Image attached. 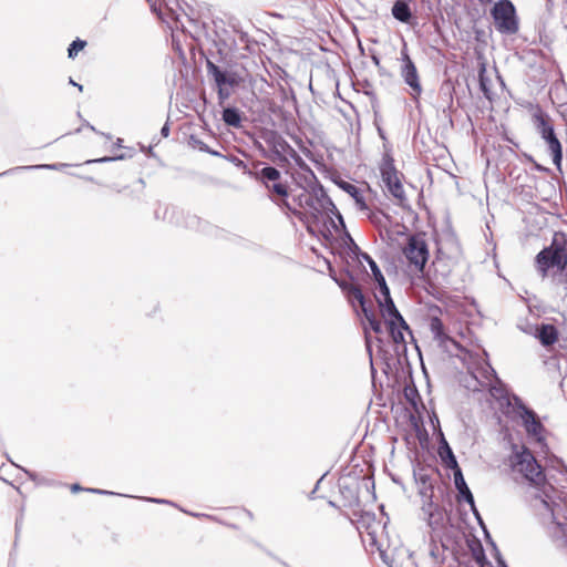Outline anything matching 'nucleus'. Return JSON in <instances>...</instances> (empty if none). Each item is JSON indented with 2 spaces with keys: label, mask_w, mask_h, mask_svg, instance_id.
<instances>
[{
  "label": "nucleus",
  "mask_w": 567,
  "mask_h": 567,
  "mask_svg": "<svg viewBox=\"0 0 567 567\" xmlns=\"http://www.w3.org/2000/svg\"><path fill=\"white\" fill-rule=\"evenodd\" d=\"M255 178L260 181L269 193V198L279 207L287 205L289 198V188L281 182V173L272 166L264 167L255 173Z\"/></svg>",
  "instance_id": "0eeeda50"
},
{
  "label": "nucleus",
  "mask_w": 567,
  "mask_h": 567,
  "mask_svg": "<svg viewBox=\"0 0 567 567\" xmlns=\"http://www.w3.org/2000/svg\"><path fill=\"white\" fill-rule=\"evenodd\" d=\"M344 228L343 218L334 203L320 186V199L318 204V230L324 238H330L333 233L339 234Z\"/></svg>",
  "instance_id": "20e7f679"
},
{
  "label": "nucleus",
  "mask_w": 567,
  "mask_h": 567,
  "mask_svg": "<svg viewBox=\"0 0 567 567\" xmlns=\"http://www.w3.org/2000/svg\"><path fill=\"white\" fill-rule=\"evenodd\" d=\"M486 73V69L485 66H482L481 70H480V73H478V80H480V87L483 92V94L485 95V97L489 101H492V95H493V92H492V89L489 86V79H487V76L485 75Z\"/></svg>",
  "instance_id": "4be33fe9"
},
{
  "label": "nucleus",
  "mask_w": 567,
  "mask_h": 567,
  "mask_svg": "<svg viewBox=\"0 0 567 567\" xmlns=\"http://www.w3.org/2000/svg\"><path fill=\"white\" fill-rule=\"evenodd\" d=\"M532 121L540 135H543L547 130H551L554 127L551 118L539 105L532 107Z\"/></svg>",
  "instance_id": "ddd939ff"
},
{
  "label": "nucleus",
  "mask_w": 567,
  "mask_h": 567,
  "mask_svg": "<svg viewBox=\"0 0 567 567\" xmlns=\"http://www.w3.org/2000/svg\"><path fill=\"white\" fill-rule=\"evenodd\" d=\"M237 165H238L239 167H243V168H246V167H247V165H246L243 161H240V159H237Z\"/></svg>",
  "instance_id": "7c9ffc66"
},
{
  "label": "nucleus",
  "mask_w": 567,
  "mask_h": 567,
  "mask_svg": "<svg viewBox=\"0 0 567 567\" xmlns=\"http://www.w3.org/2000/svg\"><path fill=\"white\" fill-rule=\"evenodd\" d=\"M492 14L498 31L507 33H515L517 31L515 8L512 2L507 0L498 1L494 6Z\"/></svg>",
  "instance_id": "1a4fd4ad"
},
{
  "label": "nucleus",
  "mask_w": 567,
  "mask_h": 567,
  "mask_svg": "<svg viewBox=\"0 0 567 567\" xmlns=\"http://www.w3.org/2000/svg\"><path fill=\"white\" fill-rule=\"evenodd\" d=\"M162 133L166 136L168 134V127L167 126H164L162 128Z\"/></svg>",
  "instance_id": "2f4dec72"
},
{
  "label": "nucleus",
  "mask_w": 567,
  "mask_h": 567,
  "mask_svg": "<svg viewBox=\"0 0 567 567\" xmlns=\"http://www.w3.org/2000/svg\"><path fill=\"white\" fill-rule=\"evenodd\" d=\"M379 285V295L375 296L382 316L384 317L386 329L392 341L396 344H405V334H411L410 328L401 313L398 311L391 296L385 279H375Z\"/></svg>",
  "instance_id": "f03ea898"
},
{
  "label": "nucleus",
  "mask_w": 567,
  "mask_h": 567,
  "mask_svg": "<svg viewBox=\"0 0 567 567\" xmlns=\"http://www.w3.org/2000/svg\"><path fill=\"white\" fill-rule=\"evenodd\" d=\"M369 219L380 230L388 231V227L391 224L390 216L383 213L382 210L371 212L369 214Z\"/></svg>",
  "instance_id": "aec40b11"
},
{
  "label": "nucleus",
  "mask_w": 567,
  "mask_h": 567,
  "mask_svg": "<svg viewBox=\"0 0 567 567\" xmlns=\"http://www.w3.org/2000/svg\"><path fill=\"white\" fill-rule=\"evenodd\" d=\"M363 316L369 324V328L377 334L382 333V322L377 318L373 310L363 309Z\"/></svg>",
  "instance_id": "412c9836"
},
{
  "label": "nucleus",
  "mask_w": 567,
  "mask_h": 567,
  "mask_svg": "<svg viewBox=\"0 0 567 567\" xmlns=\"http://www.w3.org/2000/svg\"><path fill=\"white\" fill-rule=\"evenodd\" d=\"M542 138L546 142L549 154L551 155L553 163L556 168L561 172V163H563V145L558 140L554 127L551 130H547L540 135Z\"/></svg>",
  "instance_id": "f8f14e48"
},
{
  "label": "nucleus",
  "mask_w": 567,
  "mask_h": 567,
  "mask_svg": "<svg viewBox=\"0 0 567 567\" xmlns=\"http://www.w3.org/2000/svg\"><path fill=\"white\" fill-rule=\"evenodd\" d=\"M361 260H364L370 266V270L372 271V275L374 279L381 278L382 279V272L380 268L378 267L377 262L365 252L361 254Z\"/></svg>",
  "instance_id": "a878e982"
},
{
  "label": "nucleus",
  "mask_w": 567,
  "mask_h": 567,
  "mask_svg": "<svg viewBox=\"0 0 567 567\" xmlns=\"http://www.w3.org/2000/svg\"><path fill=\"white\" fill-rule=\"evenodd\" d=\"M401 60L403 62L401 75L404 82L411 87L413 96L417 97L422 93V85L420 83L417 69L409 55L406 43L403 44L401 50Z\"/></svg>",
  "instance_id": "9b49d317"
},
{
  "label": "nucleus",
  "mask_w": 567,
  "mask_h": 567,
  "mask_svg": "<svg viewBox=\"0 0 567 567\" xmlns=\"http://www.w3.org/2000/svg\"><path fill=\"white\" fill-rule=\"evenodd\" d=\"M223 121L226 125L240 128L243 126V116L239 110L235 107H226L221 115Z\"/></svg>",
  "instance_id": "6ab92c4d"
},
{
  "label": "nucleus",
  "mask_w": 567,
  "mask_h": 567,
  "mask_svg": "<svg viewBox=\"0 0 567 567\" xmlns=\"http://www.w3.org/2000/svg\"><path fill=\"white\" fill-rule=\"evenodd\" d=\"M70 489L72 493H78V492H82V491H85V492H91V493H97V494H104L106 493L105 491H102V489H97V488H84L82 487L80 484H72L70 486Z\"/></svg>",
  "instance_id": "bb28decb"
},
{
  "label": "nucleus",
  "mask_w": 567,
  "mask_h": 567,
  "mask_svg": "<svg viewBox=\"0 0 567 567\" xmlns=\"http://www.w3.org/2000/svg\"><path fill=\"white\" fill-rule=\"evenodd\" d=\"M475 559L478 563L480 567H485L486 565H488V563L486 561L485 555L483 554L482 550L480 551L478 555L475 556Z\"/></svg>",
  "instance_id": "c85d7f7f"
},
{
  "label": "nucleus",
  "mask_w": 567,
  "mask_h": 567,
  "mask_svg": "<svg viewBox=\"0 0 567 567\" xmlns=\"http://www.w3.org/2000/svg\"><path fill=\"white\" fill-rule=\"evenodd\" d=\"M524 426L528 434L539 437L544 430L542 422L539 421L537 414L529 409H525L522 414Z\"/></svg>",
  "instance_id": "dca6fc26"
},
{
  "label": "nucleus",
  "mask_w": 567,
  "mask_h": 567,
  "mask_svg": "<svg viewBox=\"0 0 567 567\" xmlns=\"http://www.w3.org/2000/svg\"><path fill=\"white\" fill-rule=\"evenodd\" d=\"M339 187L343 189L347 194H349L355 202L357 206L361 209H368L367 200H365V189L358 187L354 184H351L346 181H340L338 183Z\"/></svg>",
  "instance_id": "4468645a"
},
{
  "label": "nucleus",
  "mask_w": 567,
  "mask_h": 567,
  "mask_svg": "<svg viewBox=\"0 0 567 567\" xmlns=\"http://www.w3.org/2000/svg\"><path fill=\"white\" fill-rule=\"evenodd\" d=\"M440 455L447 467L452 470L460 467L451 447L446 443L445 447L440 452Z\"/></svg>",
  "instance_id": "5701e85b"
},
{
  "label": "nucleus",
  "mask_w": 567,
  "mask_h": 567,
  "mask_svg": "<svg viewBox=\"0 0 567 567\" xmlns=\"http://www.w3.org/2000/svg\"><path fill=\"white\" fill-rule=\"evenodd\" d=\"M86 44H87V43H86V41H84V40H81V39H76V40H74V41L70 44V47H69V49H68V56H69L70 59H75V56L78 55V53H79L80 51H82V50L86 47Z\"/></svg>",
  "instance_id": "393cba45"
},
{
  "label": "nucleus",
  "mask_w": 567,
  "mask_h": 567,
  "mask_svg": "<svg viewBox=\"0 0 567 567\" xmlns=\"http://www.w3.org/2000/svg\"><path fill=\"white\" fill-rule=\"evenodd\" d=\"M511 466L514 472L523 475L532 485L542 486L546 476L533 453L527 447H522L511 456Z\"/></svg>",
  "instance_id": "423d86ee"
},
{
  "label": "nucleus",
  "mask_w": 567,
  "mask_h": 567,
  "mask_svg": "<svg viewBox=\"0 0 567 567\" xmlns=\"http://www.w3.org/2000/svg\"><path fill=\"white\" fill-rule=\"evenodd\" d=\"M402 254L406 259L409 270L416 276L423 275L430 257L425 234L410 235L402 247Z\"/></svg>",
  "instance_id": "39448f33"
},
{
  "label": "nucleus",
  "mask_w": 567,
  "mask_h": 567,
  "mask_svg": "<svg viewBox=\"0 0 567 567\" xmlns=\"http://www.w3.org/2000/svg\"><path fill=\"white\" fill-rule=\"evenodd\" d=\"M537 274L550 278L553 284L567 288V236L556 231L549 246L544 247L534 260Z\"/></svg>",
  "instance_id": "f257e3e1"
},
{
  "label": "nucleus",
  "mask_w": 567,
  "mask_h": 567,
  "mask_svg": "<svg viewBox=\"0 0 567 567\" xmlns=\"http://www.w3.org/2000/svg\"><path fill=\"white\" fill-rule=\"evenodd\" d=\"M429 327L434 336V339L439 342H454L453 339L446 333L444 323L437 316L432 315L430 317Z\"/></svg>",
  "instance_id": "f3484780"
},
{
  "label": "nucleus",
  "mask_w": 567,
  "mask_h": 567,
  "mask_svg": "<svg viewBox=\"0 0 567 567\" xmlns=\"http://www.w3.org/2000/svg\"><path fill=\"white\" fill-rule=\"evenodd\" d=\"M319 199L320 187L312 189V192L302 188L299 194L292 195L291 200L287 198V205H284L282 208L305 224L310 234H315L318 224Z\"/></svg>",
  "instance_id": "7ed1b4c3"
},
{
  "label": "nucleus",
  "mask_w": 567,
  "mask_h": 567,
  "mask_svg": "<svg viewBox=\"0 0 567 567\" xmlns=\"http://www.w3.org/2000/svg\"><path fill=\"white\" fill-rule=\"evenodd\" d=\"M290 156L299 164H302L301 157L297 154V152L292 148H290Z\"/></svg>",
  "instance_id": "c756f323"
},
{
  "label": "nucleus",
  "mask_w": 567,
  "mask_h": 567,
  "mask_svg": "<svg viewBox=\"0 0 567 567\" xmlns=\"http://www.w3.org/2000/svg\"><path fill=\"white\" fill-rule=\"evenodd\" d=\"M380 173L389 193L401 203L405 200L406 197L400 173L395 168L394 161L390 155L383 156L380 163Z\"/></svg>",
  "instance_id": "6e6552de"
},
{
  "label": "nucleus",
  "mask_w": 567,
  "mask_h": 567,
  "mask_svg": "<svg viewBox=\"0 0 567 567\" xmlns=\"http://www.w3.org/2000/svg\"><path fill=\"white\" fill-rule=\"evenodd\" d=\"M454 484L460 495L470 504L474 503L473 495L466 485L461 467L454 470Z\"/></svg>",
  "instance_id": "a211bd4d"
},
{
  "label": "nucleus",
  "mask_w": 567,
  "mask_h": 567,
  "mask_svg": "<svg viewBox=\"0 0 567 567\" xmlns=\"http://www.w3.org/2000/svg\"><path fill=\"white\" fill-rule=\"evenodd\" d=\"M441 519H443V513L437 507L435 508V512H430L429 522L431 525L437 524Z\"/></svg>",
  "instance_id": "cd10ccee"
},
{
  "label": "nucleus",
  "mask_w": 567,
  "mask_h": 567,
  "mask_svg": "<svg viewBox=\"0 0 567 567\" xmlns=\"http://www.w3.org/2000/svg\"><path fill=\"white\" fill-rule=\"evenodd\" d=\"M207 69H208L209 74L213 75V78L217 84V87H218L217 94H218L220 102L229 99V96L231 95V92L229 89L239 86L243 81L236 73L223 72L217 65H215L210 61L207 62Z\"/></svg>",
  "instance_id": "9d476101"
},
{
  "label": "nucleus",
  "mask_w": 567,
  "mask_h": 567,
  "mask_svg": "<svg viewBox=\"0 0 567 567\" xmlns=\"http://www.w3.org/2000/svg\"><path fill=\"white\" fill-rule=\"evenodd\" d=\"M536 331V337L544 347H551L559 339V332L554 324L543 323Z\"/></svg>",
  "instance_id": "2eb2a0df"
},
{
  "label": "nucleus",
  "mask_w": 567,
  "mask_h": 567,
  "mask_svg": "<svg viewBox=\"0 0 567 567\" xmlns=\"http://www.w3.org/2000/svg\"><path fill=\"white\" fill-rule=\"evenodd\" d=\"M349 293H350V298L352 300H355L359 303L362 311H363V309H369L367 307L365 298L359 287H355V286L351 287Z\"/></svg>",
  "instance_id": "b1692460"
}]
</instances>
